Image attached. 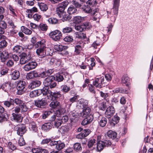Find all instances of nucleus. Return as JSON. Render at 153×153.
Returning <instances> with one entry per match:
<instances>
[{"mask_svg":"<svg viewBox=\"0 0 153 153\" xmlns=\"http://www.w3.org/2000/svg\"><path fill=\"white\" fill-rule=\"evenodd\" d=\"M69 4L67 1H64L59 4L56 8V14L58 17L62 19V21L64 22L69 20L71 18L70 15H68L65 11V10Z\"/></svg>","mask_w":153,"mask_h":153,"instance_id":"nucleus-1","label":"nucleus"},{"mask_svg":"<svg viewBox=\"0 0 153 153\" xmlns=\"http://www.w3.org/2000/svg\"><path fill=\"white\" fill-rule=\"evenodd\" d=\"M26 86V82L23 80L18 81L17 84V91L16 94L18 95H22L26 91L25 87Z\"/></svg>","mask_w":153,"mask_h":153,"instance_id":"nucleus-2","label":"nucleus"},{"mask_svg":"<svg viewBox=\"0 0 153 153\" xmlns=\"http://www.w3.org/2000/svg\"><path fill=\"white\" fill-rule=\"evenodd\" d=\"M49 37L53 41H59L62 37L61 32L59 30H56L51 32L49 34Z\"/></svg>","mask_w":153,"mask_h":153,"instance_id":"nucleus-3","label":"nucleus"},{"mask_svg":"<svg viewBox=\"0 0 153 153\" xmlns=\"http://www.w3.org/2000/svg\"><path fill=\"white\" fill-rule=\"evenodd\" d=\"M49 145L53 148L58 151L61 150L65 146V143L60 140L58 141H51Z\"/></svg>","mask_w":153,"mask_h":153,"instance_id":"nucleus-4","label":"nucleus"},{"mask_svg":"<svg viewBox=\"0 0 153 153\" xmlns=\"http://www.w3.org/2000/svg\"><path fill=\"white\" fill-rule=\"evenodd\" d=\"M104 139L103 141H100L97 143V148L99 151H101L105 147L108 146L111 144V141L108 138Z\"/></svg>","mask_w":153,"mask_h":153,"instance_id":"nucleus-5","label":"nucleus"},{"mask_svg":"<svg viewBox=\"0 0 153 153\" xmlns=\"http://www.w3.org/2000/svg\"><path fill=\"white\" fill-rule=\"evenodd\" d=\"M93 115L96 118H97L100 126L103 127L105 126L107 122V120L106 118L102 117L98 112H95Z\"/></svg>","mask_w":153,"mask_h":153,"instance_id":"nucleus-6","label":"nucleus"},{"mask_svg":"<svg viewBox=\"0 0 153 153\" xmlns=\"http://www.w3.org/2000/svg\"><path fill=\"white\" fill-rule=\"evenodd\" d=\"M35 105L37 107L41 108L45 107L47 103V100L45 98H42L36 100Z\"/></svg>","mask_w":153,"mask_h":153,"instance_id":"nucleus-7","label":"nucleus"},{"mask_svg":"<svg viewBox=\"0 0 153 153\" xmlns=\"http://www.w3.org/2000/svg\"><path fill=\"white\" fill-rule=\"evenodd\" d=\"M104 77L96 78L93 82V85L97 88H99L102 87V84L104 83Z\"/></svg>","mask_w":153,"mask_h":153,"instance_id":"nucleus-8","label":"nucleus"},{"mask_svg":"<svg viewBox=\"0 0 153 153\" xmlns=\"http://www.w3.org/2000/svg\"><path fill=\"white\" fill-rule=\"evenodd\" d=\"M31 59V56L29 54L25 53H22L21 54L20 63L21 65H23L28 62Z\"/></svg>","mask_w":153,"mask_h":153,"instance_id":"nucleus-9","label":"nucleus"},{"mask_svg":"<svg viewBox=\"0 0 153 153\" xmlns=\"http://www.w3.org/2000/svg\"><path fill=\"white\" fill-rule=\"evenodd\" d=\"M37 64L35 62H31L25 65L23 68L26 71H29L34 69L37 66Z\"/></svg>","mask_w":153,"mask_h":153,"instance_id":"nucleus-10","label":"nucleus"},{"mask_svg":"<svg viewBox=\"0 0 153 153\" xmlns=\"http://www.w3.org/2000/svg\"><path fill=\"white\" fill-rule=\"evenodd\" d=\"M115 112V110L114 108L112 106L108 107L106 109L105 115L107 118H109L112 116Z\"/></svg>","mask_w":153,"mask_h":153,"instance_id":"nucleus-11","label":"nucleus"},{"mask_svg":"<svg viewBox=\"0 0 153 153\" xmlns=\"http://www.w3.org/2000/svg\"><path fill=\"white\" fill-rule=\"evenodd\" d=\"M17 128V134L20 136H22L26 131L25 126L24 125L18 126Z\"/></svg>","mask_w":153,"mask_h":153,"instance_id":"nucleus-12","label":"nucleus"},{"mask_svg":"<svg viewBox=\"0 0 153 153\" xmlns=\"http://www.w3.org/2000/svg\"><path fill=\"white\" fill-rule=\"evenodd\" d=\"M45 49H46L40 48L37 49L36 52L39 58H42L45 57L46 56L48 55L45 52Z\"/></svg>","mask_w":153,"mask_h":153,"instance_id":"nucleus-13","label":"nucleus"},{"mask_svg":"<svg viewBox=\"0 0 153 153\" xmlns=\"http://www.w3.org/2000/svg\"><path fill=\"white\" fill-rule=\"evenodd\" d=\"M82 121L81 124L83 126H85L90 123L93 120V115H90L87 117H85Z\"/></svg>","mask_w":153,"mask_h":153,"instance_id":"nucleus-14","label":"nucleus"},{"mask_svg":"<svg viewBox=\"0 0 153 153\" xmlns=\"http://www.w3.org/2000/svg\"><path fill=\"white\" fill-rule=\"evenodd\" d=\"M4 106L7 108H11L14 106V100L10 98L9 100L5 101L3 102Z\"/></svg>","mask_w":153,"mask_h":153,"instance_id":"nucleus-15","label":"nucleus"},{"mask_svg":"<svg viewBox=\"0 0 153 153\" xmlns=\"http://www.w3.org/2000/svg\"><path fill=\"white\" fill-rule=\"evenodd\" d=\"M55 80V77L53 76H51L47 77L43 82V84L46 87H48L51 83V82Z\"/></svg>","mask_w":153,"mask_h":153,"instance_id":"nucleus-16","label":"nucleus"},{"mask_svg":"<svg viewBox=\"0 0 153 153\" xmlns=\"http://www.w3.org/2000/svg\"><path fill=\"white\" fill-rule=\"evenodd\" d=\"M130 78L126 74L124 75L121 78V82L123 85H125L128 86L129 85V82L130 81Z\"/></svg>","mask_w":153,"mask_h":153,"instance_id":"nucleus-17","label":"nucleus"},{"mask_svg":"<svg viewBox=\"0 0 153 153\" xmlns=\"http://www.w3.org/2000/svg\"><path fill=\"white\" fill-rule=\"evenodd\" d=\"M38 72L34 71L27 73L26 76V78L27 79L29 80L34 77H38Z\"/></svg>","mask_w":153,"mask_h":153,"instance_id":"nucleus-18","label":"nucleus"},{"mask_svg":"<svg viewBox=\"0 0 153 153\" xmlns=\"http://www.w3.org/2000/svg\"><path fill=\"white\" fill-rule=\"evenodd\" d=\"M91 111V109L89 107H84L83 109L82 112L81 113V115L84 117H87L90 115H92L90 114Z\"/></svg>","mask_w":153,"mask_h":153,"instance_id":"nucleus-19","label":"nucleus"},{"mask_svg":"<svg viewBox=\"0 0 153 153\" xmlns=\"http://www.w3.org/2000/svg\"><path fill=\"white\" fill-rule=\"evenodd\" d=\"M45 41L44 40H42L38 42L35 45L36 48L40 49H46V45L45 44Z\"/></svg>","mask_w":153,"mask_h":153,"instance_id":"nucleus-20","label":"nucleus"},{"mask_svg":"<svg viewBox=\"0 0 153 153\" xmlns=\"http://www.w3.org/2000/svg\"><path fill=\"white\" fill-rule=\"evenodd\" d=\"M51 123L52 122H49L43 124L42 127V129L46 131L51 129L53 126V123Z\"/></svg>","mask_w":153,"mask_h":153,"instance_id":"nucleus-21","label":"nucleus"},{"mask_svg":"<svg viewBox=\"0 0 153 153\" xmlns=\"http://www.w3.org/2000/svg\"><path fill=\"white\" fill-rule=\"evenodd\" d=\"M40 81L38 80L33 81L28 86V88L31 89L38 87L41 85Z\"/></svg>","mask_w":153,"mask_h":153,"instance_id":"nucleus-22","label":"nucleus"},{"mask_svg":"<svg viewBox=\"0 0 153 153\" xmlns=\"http://www.w3.org/2000/svg\"><path fill=\"white\" fill-rule=\"evenodd\" d=\"M117 135V134L116 132L111 130H109L107 132V134H105V139H106L107 137H108L109 138L114 139L116 137Z\"/></svg>","mask_w":153,"mask_h":153,"instance_id":"nucleus-23","label":"nucleus"},{"mask_svg":"<svg viewBox=\"0 0 153 153\" xmlns=\"http://www.w3.org/2000/svg\"><path fill=\"white\" fill-rule=\"evenodd\" d=\"M20 76V73L17 70L14 71L11 74L12 79L14 80L18 79Z\"/></svg>","mask_w":153,"mask_h":153,"instance_id":"nucleus-24","label":"nucleus"},{"mask_svg":"<svg viewBox=\"0 0 153 153\" xmlns=\"http://www.w3.org/2000/svg\"><path fill=\"white\" fill-rule=\"evenodd\" d=\"M82 44L81 42L77 43L75 47V52L76 53L79 54L82 50Z\"/></svg>","mask_w":153,"mask_h":153,"instance_id":"nucleus-25","label":"nucleus"},{"mask_svg":"<svg viewBox=\"0 0 153 153\" xmlns=\"http://www.w3.org/2000/svg\"><path fill=\"white\" fill-rule=\"evenodd\" d=\"M54 49L59 51H62L67 48V47L59 45H55L53 47Z\"/></svg>","mask_w":153,"mask_h":153,"instance_id":"nucleus-26","label":"nucleus"},{"mask_svg":"<svg viewBox=\"0 0 153 153\" xmlns=\"http://www.w3.org/2000/svg\"><path fill=\"white\" fill-rule=\"evenodd\" d=\"M120 120V117H118L117 115L114 116L113 117L110 123V124L114 126H115L116 124H117L119 121Z\"/></svg>","mask_w":153,"mask_h":153,"instance_id":"nucleus-27","label":"nucleus"},{"mask_svg":"<svg viewBox=\"0 0 153 153\" xmlns=\"http://www.w3.org/2000/svg\"><path fill=\"white\" fill-rule=\"evenodd\" d=\"M38 5L41 11H45L48 9V7L46 4L43 3H38Z\"/></svg>","mask_w":153,"mask_h":153,"instance_id":"nucleus-28","label":"nucleus"},{"mask_svg":"<svg viewBox=\"0 0 153 153\" xmlns=\"http://www.w3.org/2000/svg\"><path fill=\"white\" fill-rule=\"evenodd\" d=\"M76 38L79 39H84L86 38V35L84 33L76 32L75 33Z\"/></svg>","mask_w":153,"mask_h":153,"instance_id":"nucleus-29","label":"nucleus"},{"mask_svg":"<svg viewBox=\"0 0 153 153\" xmlns=\"http://www.w3.org/2000/svg\"><path fill=\"white\" fill-rule=\"evenodd\" d=\"M82 9L83 11L87 13H90L92 11L91 8L88 5L83 6L82 8Z\"/></svg>","mask_w":153,"mask_h":153,"instance_id":"nucleus-30","label":"nucleus"},{"mask_svg":"<svg viewBox=\"0 0 153 153\" xmlns=\"http://www.w3.org/2000/svg\"><path fill=\"white\" fill-rule=\"evenodd\" d=\"M84 19L80 16H76L74 17L73 21L75 23L78 24L83 22Z\"/></svg>","mask_w":153,"mask_h":153,"instance_id":"nucleus-31","label":"nucleus"},{"mask_svg":"<svg viewBox=\"0 0 153 153\" xmlns=\"http://www.w3.org/2000/svg\"><path fill=\"white\" fill-rule=\"evenodd\" d=\"M74 149L76 152L81 151L82 150V147L81 144L79 143H76L74 145Z\"/></svg>","mask_w":153,"mask_h":153,"instance_id":"nucleus-32","label":"nucleus"},{"mask_svg":"<svg viewBox=\"0 0 153 153\" xmlns=\"http://www.w3.org/2000/svg\"><path fill=\"white\" fill-rule=\"evenodd\" d=\"M68 12L70 15L74 14L77 13V10L76 8L74 7L73 6H71L68 8Z\"/></svg>","mask_w":153,"mask_h":153,"instance_id":"nucleus-33","label":"nucleus"},{"mask_svg":"<svg viewBox=\"0 0 153 153\" xmlns=\"http://www.w3.org/2000/svg\"><path fill=\"white\" fill-rule=\"evenodd\" d=\"M118 7L114 6L113 7V8L112 9V14L115 15V16H114V20H112V21L115 22V21L116 16L118 13Z\"/></svg>","mask_w":153,"mask_h":153,"instance_id":"nucleus-34","label":"nucleus"},{"mask_svg":"<svg viewBox=\"0 0 153 153\" xmlns=\"http://www.w3.org/2000/svg\"><path fill=\"white\" fill-rule=\"evenodd\" d=\"M48 21L50 24H56L58 22V19L54 17H51L48 19Z\"/></svg>","mask_w":153,"mask_h":153,"instance_id":"nucleus-35","label":"nucleus"},{"mask_svg":"<svg viewBox=\"0 0 153 153\" xmlns=\"http://www.w3.org/2000/svg\"><path fill=\"white\" fill-rule=\"evenodd\" d=\"M54 77L55 80L58 82H62L64 79L63 76L60 74H56Z\"/></svg>","mask_w":153,"mask_h":153,"instance_id":"nucleus-36","label":"nucleus"},{"mask_svg":"<svg viewBox=\"0 0 153 153\" xmlns=\"http://www.w3.org/2000/svg\"><path fill=\"white\" fill-rule=\"evenodd\" d=\"M100 96L104 100L108 101V97L109 96V94L108 93H104L102 91H100Z\"/></svg>","mask_w":153,"mask_h":153,"instance_id":"nucleus-37","label":"nucleus"},{"mask_svg":"<svg viewBox=\"0 0 153 153\" xmlns=\"http://www.w3.org/2000/svg\"><path fill=\"white\" fill-rule=\"evenodd\" d=\"M12 115L13 119L15 121L17 122L21 121V116L20 114H15L14 113H12Z\"/></svg>","mask_w":153,"mask_h":153,"instance_id":"nucleus-38","label":"nucleus"},{"mask_svg":"<svg viewBox=\"0 0 153 153\" xmlns=\"http://www.w3.org/2000/svg\"><path fill=\"white\" fill-rule=\"evenodd\" d=\"M22 47L18 45L15 46L13 49V51L14 52L19 53L22 52Z\"/></svg>","mask_w":153,"mask_h":153,"instance_id":"nucleus-39","label":"nucleus"},{"mask_svg":"<svg viewBox=\"0 0 153 153\" xmlns=\"http://www.w3.org/2000/svg\"><path fill=\"white\" fill-rule=\"evenodd\" d=\"M24 102L23 101L18 98H16L14 100V103H15L16 105H19V107L23 104Z\"/></svg>","mask_w":153,"mask_h":153,"instance_id":"nucleus-40","label":"nucleus"},{"mask_svg":"<svg viewBox=\"0 0 153 153\" xmlns=\"http://www.w3.org/2000/svg\"><path fill=\"white\" fill-rule=\"evenodd\" d=\"M39 28L42 31H45L48 29V26L46 24H40L39 25Z\"/></svg>","mask_w":153,"mask_h":153,"instance_id":"nucleus-41","label":"nucleus"},{"mask_svg":"<svg viewBox=\"0 0 153 153\" xmlns=\"http://www.w3.org/2000/svg\"><path fill=\"white\" fill-rule=\"evenodd\" d=\"M87 4L90 6L93 7L97 4L96 0H88L86 2Z\"/></svg>","mask_w":153,"mask_h":153,"instance_id":"nucleus-42","label":"nucleus"},{"mask_svg":"<svg viewBox=\"0 0 153 153\" xmlns=\"http://www.w3.org/2000/svg\"><path fill=\"white\" fill-rule=\"evenodd\" d=\"M60 104L59 102L57 101H52L50 104V106L52 108H55Z\"/></svg>","mask_w":153,"mask_h":153,"instance_id":"nucleus-43","label":"nucleus"},{"mask_svg":"<svg viewBox=\"0 0 153 153\" xmlns=\"http://www.w3.org/2000/svg\"><path fill=\"white\" fill-rule=\"evenodd\" d=\"M72 28L70 27H66L62 30V32L64 33H69L71 32Z\"/></svg>","mask_w":153,"mask_h":153,"instance_id":"nucleus-44","label":"nucleus"},{"mask_svg":"<svg viewBox=\"0 0 153 153\" xmlns=\"http://www.w3.org/2000/svg\"><path fill=\"white\" fill-rule=\"evenodd\" d=\"M61 91L65 93H68L70 89V87L67 86L66 85H62L61 86Z\"/></svg>","mask_w":153,"mask_h":153,"instance_id":"nucleus-45","label":"nucleus"},{"mask_svg":"<svg viewBox=\"0 0 153 153\" xmlns=\"http://www.w3.org/2000/svg\"><path fill=\"white\" fill-rule=\"evenodd\" d=\"M39 95V91L37 90H34L30 93V96L31 97L33 98L38 96Z\"/></svg>","mask_w":153,"mask_h":153,"instance_id":"nucleus-46","label":"nucleus"},{"mask_svg":"<svg viewBox=\"0 0 153 153\" xmlns=\"http://www.w3.org/2000/svg\"><path fill=\"white\" fill-rule=\"evenodd\" d=\"M7 44L8 43L4 39H3L0 42V48H6L7 46Z\"/></svg>","mask_w":153,"mask_h":153,"instance_id":"nucleus-47","label":"nucleus"},{"mask_svg":"<svg viewBox=\"0 0 153 153\" xmlns=\"http://www.w3.org/2000/svg\"><path fill=\"white\" fill-rule=\"evenodd\" d=\"M62 123V121L60 119L58 120H56L53 122L54 127L56 128H58L60 126Z\"/></svg>","mask_w":153,"mask_h":153,"instance_id":"nucleus-48","label":"nucleus"},{"mask_svg":"<svg viewBox=\"0 0 153 153\" xmlns=\"http://www.w3.org/2000/svg\"><path fill=\"white\" fill-rule=\"evenodd\" d=\"M22 27L23 32L25 34L28 35H30L31 34L32 31L31 30L28 29L24 26H22Z\"/></svg>","mask_w":153,"mask_h":153,"instance_id":"nucleus-49","label":"nucleus"},{"mask_svg":"<svg viewBox=\"0 0 153 153\" xmlns=\"http://www.w3.org/2000/svg\"><path fill=\"white\" fill-rule=\"evenodd\" d=\"M69 130V128L67 125L62 126L60 128V131L62 133H65L67 132Z\"/></svg>","mask_w":153,"mask_h":153,"instance_id":"nucleus-50","label":"nucleus"},{"mask_svg":"<svg viewBox=\"0 0 153 153\" xmlns=\"http://www.w3.org/2000/svg\"><path fill=\"white\" fill-rule=\"evenodd\" d=\"M82 24L81 25L75 26V29L79 32H82L85 30V27Z\"/></svg>","mask_w":153,"mask_h":153,"instance_id":"nucleus-51","label":"nucleus"},{"mask_svg":"<svg viewBox=\"0 0 153 153\" xmlns=\"http://www.w3.org/2000/svg\"><path fill=\"white\" fill-rule=\"evenodd\" d=\"M64 40L66 42H72L74 40L72 36H66L64 39Z\"/></svg>","mask_w":153,"mask_h":153,"instance_id":"nucleus-52","label":"nucleus"},{"mask_svg":"<svg viewBox=\"0 0 153 153\" xmlns=\"http://www.w3.org/2000/svg\"><path fill=\"white\" fill-rule=\"evenodd\" d=\"M90 132L91 131L90 130L88 129H86L82 130L81 133L85 137L88 135L90 133Z\"/></svg>","mask_w":153,"mask_h":153,"instance_id":"nucleus-53","label":"nucleus"},{"mask_svg":"<svg viewBox=\"0 0 153 153\" xmlns=\"http://www.w3.org/2000/svg\"><path fill=\"white\" fill-rule=\"evenodd\" d=\"M12 113H14L15 114H19L21 111V108L20 107L16 106L15 108H12Z\"/></svg>","mask_w":153,"mask_h":153,"instance_id":"nucleus-54","label":"nucleus"},{"mask_svg":"<svg viewBox=\"0 0 153 153\" xmlns=\"http://www.w3.org/2000/svg\"><path fill=\"white\" fill-rule=\"evenodd\" d=\"M6 113H3L0 115V123L7 120V118L6 117Z\"/></svg>","mask_w":153,"mask_h":153,"instance_id":"nucleus-55","label":"nucleus"},{"mask_svg":"<svg viewBox=\"0 0 153 153\" xmlns=\"http://www.w3.org/2000/svg\"><path fill=\"white\" fill-rule=\"evenodd\" d=\"M47 73L45 71H43L41 73L38 72V77H39L41 78H45L48 76Z\"/></svg>","mask_w":153,"mask_h":153,"instance_id":"nucleus-56","label":"nucleus"},{"mask_svg":"<svg viewBox=\"0 0 153 153\" xmlns=\"http://www.w3.org/2000/svg\"><path fill=\"white\" fill-rule=\"evenodd\" d=\"M52 113V112L50 111H45L42 115V118L44 119H45L49 115L51 114Z\"/></svg>","mask_w":153,"mask_h":153,"instance_id":"nucleus-57","label":"nucleus"},{"mask_svg":"<svg viewBox=\"0 0 153 153\" xmlns=\"http://www.w3.org/2000/svg\"><path fill=\"white\" fill-rule=\"evenodd\" d=\"M61 94H60V91H58L57 92L53 93V94L52 97H54L55 99L57 100L61 97Z\"/></svg>","mask_w":153,"mask_h":153,"instance_id":"nucleus-58","label":"nucleus"},{"mask_svg":"<svg viewBox=\"0 0 153 153\" xmlns=\"http://www.w3.org/2000/svg\"><path fill=\"white\" fill-rule=\"evenodd\" d=\"M8 27L9 29H12V28H16V27L14 25L13 22L11 20H9L8 22Z\"/></svg>","mask_w":153,"mask_h":153,"instance_id":"nucleus-59","label":"nucleus"},{"mask_svg":"<svg viewBox=\"0 0 153 153\" xmlns=\"http://www.w3.org/2000/svg\"><path fill=\"white\" fill-rule=\"evenodd\" d=\"M8 70L7 68L1 69L0 71V74L1 75H5L8 73Z\"/></svg>","mask_w":153,"mask_h":153,"instance_id":"nucleus-60","label":"nucleus"},{"mask_svg":"<svg viewBox=\"0 0 153 153\" xmlns=\"http://www.w3.org/2000/svg\"><path fill=\"white\" fill-rule=\"evenodd\" d=\"M56 83L54 82V80H53L51 82V83L50 84V85L48 86V88H50L51 89L53 88L56 87Z\"/></svg>","mask_w":153,"mask_h":153,"instance_id":"nucleus-61","label":"nucleus"},{"mask_svg":"<svg viewBox=\"0 0 153 153\" xmlns=\"http://www.w3.org/2000/svg\"><path fill=\"white\" fill-rule=\"evenodd\" d=\"M8 8L10 11V13L13 15V16H17L15 13V10L13 8V7L12 6L9 5L8 6Z\"/></svg>","mask_w":153,"mask_h":153,"instance_id":"nucleus-62","label":"nucleus"},{"mask_svg":"<svg viewBox=\"0 0 153 153\" xmlns=\"http://www.w3.org/2000/svg\"><path fill=\"white\" fill-rule=\"evenodd\" d=\"M18 143L20 146H23L25 145V140L22 137L19 138L18 141Z\"/></svg>","mask_w":153,"mask_h":153,"instance_id":"nucleus-63","label":"nucleus"},{"mask_svg":"<svg viewBox=\"0 0 153 153\" xmlns=\"http://www.w3.org/2000/svg\"><path fill=\"white\" fill-rule=\"evenodd\" d=\"M33 17L35 20L38 22L41 19V16L40 15L36 13L33 15Z\"/></svg>","mask_w":153,"mask_h":153,"instance_id":"nucleus-64","label":"nucleus"}]
</instances>
